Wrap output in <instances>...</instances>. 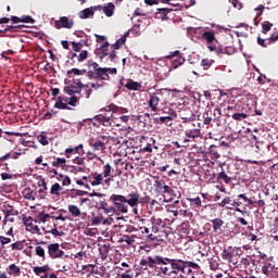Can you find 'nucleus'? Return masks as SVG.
Returning a JSON list of instances; mask_svg holds the SVG:
<instances>
[{
	"mask_svg": "<svg viewBox=\"0 0 278 278\" xmlns=\"http://www.w3.org/2000/svg\"><path fill=\"white\" fill-rule=\"evenodd\" d=\"M137 270L148 273L152 277H175L178 275V263L177 258L160 254L149 255L140 260Z\"/></svg>",
	"mask_w": 278,
	"mask_h": 278,
	"instance_id": "obj_1",
	"label": "nucleus"
},
{
	"mask_svg": "<svg viewBox=\"0 0 278 278\" xmlns=\"http://www.w3.org/2000/svg\"><path fill=\"white\" fill-rule=\"evenodd\" d=\"M112 165L110 163H106L103 166V173H91L88 177L84 176L83 179L85 181H89L91 186L94 188L97 186H104L105 188H110L112 186V181H114V178L112 175Z\"/></svg>",
	"mask_w": 278,
	"mask_h": 278,
	"instance_id": "obj_2",
	"label": "nucleus"
},
{
	"mask_svg": "<svg viewBox=\"0 0 278 278\" xmlns=\"http://www.w3.org/2000/svg\"><path fill=\"white\" fill-rule=\"evenodd\" d=\"M89 68L88 75L93 79H101V81H110V75H118L116 67H101L99 63L89 60L87 62Z\"/></svg>",
	"mask_w": 278,
	"mask_h": 278,
	"instance_id": "obj_3",
	"label": "nucleus"
},
{
	"mask_svg": "<svg viewBox=\"0 0 278 278\" xmlns=\"http://www.w3.org/2000/svg\"><path fill=\"white\" fill-rule=\"evenodd\" d=\"M154 192L160 197H163V201L165 203H170L172 201H175V197H177L173 188L166 185V180L160 179V177H157L154 181Z\"/></svg>",
	"mask_w": 278,
	"mask_h": 278,
	"instance_id": "obj_4",
	"label": "nucleus"
},
{
	"mask_svg": "<svg viewBox=\"0 0 278 278\" xmlns=\"http://www.w3.org/2000/svg\"><path fill=\"white\" fill-rule=\"evenodd\" d=\"M110 201L113 203V207H115L116 212H121V214H127L129 210L127 208V197L122 194H112L110 197Z\"/></svg>",
	"mask_w": 278,
	"mask_h": 278,
	"instance_id": "obj_5",
	"label": "nucleus"
},
{
	"mask_svg": "<svg viewBox=\"0 0 278 278\" xmlns=\"http://www.w3.org/2000/svg\"><path fill=\"white\" fill-rule=\"evenodd\" d=\"M110 140H112V137L101 135L96 138L89 139V147H91V149H93V151L103 152V151H105V147H106L108 142H110Z\"/></svg>",
	"mask_w": 278,
	"mask_h": 278,
	"instance_id": "obj_6",
	"label": "nucleus"
},
{
	"mask_svg": "<svg viewBox=\"0 0 278 278\" xmlns=\"http://www.w3.org/2000/svg\"><path fill=\"white\" fill-rule=\"evenodd\" d=\"M37 244H43L48 249V255L51 260H60L64 257V251L60 249V243H48L47 241H40Z\"/></svg>",
	"mask_w": 278,
	"mask_h": 278,
	"instance_id": "obj_7",
	"label": "nucleus"
},
{
	"mask_svg": "<svg viewBox=\"0 0 278 278\" xmlns=\"http://www.w3.org/2000/svg\"><path fill=\"white\" fill-rule=\"evenodd\" d=\"M177 264H178V275L179 273L190 275L192 270H200L201 266L199 264L191 262V261H186L184 258H177Z\"/></svg>",
	"mask_w": 278,
	"mask_h": 278,
	"instance_id": "obj_8",
	"label": "nucleus"
},
{
	"mask_svg": "<svg viewBox=\"0 0 278 278\" xmlns=\"http://www.w3.org/2000/svg\"><path fill=\"white\" fill-rule=\"evenodd\" d=\"M173 58H176L173 60ZM168 60H173L170 68L176 70L179 68V66L184 65L186 62V59L181 56V52L179 50H176L167 55Z\"/></svg>",
	"mask_w": 278,
	"mask_h": 278,
	"instance_id": "obj_9",
	"label": "nucleus"
},
{
	"mask_svg": "<svg viewBox=\"0 0 278 278\" xmlns=\"http://www.w3.org/2000/svg\"><path fill=\"white\" fill-rule=\"evenodd\" d=\"M75 22L67 16H62L54 22L55 29H73Z\"/></svg>",
	"mask_w": 278,
	"mask_h": 278,
	"instance_id": "obj_10",
	"label": "nucleus"
},
{
	"mask_svg": "<svg viewBox=\"0 0 278 278\" xmlns=\"http://www.w3.org/2000/svg\"><path fill=\"white\" fill-rule=\"evenodd\" d=\"M113 114L114 113H105L104 115L99 114L93 117V121H96V123H100L101 125H103V127H112Z\"/></svg>",
	"mask_w": 278,
	"mask_h": 278,
	"instance_id": "obj_11",
	"label": "nucleus"
},
{
	"mask_svg": "<svg viewBox=\"0 0 278 278\" xmlns=\"http://www.w3.org/2000/svg\"><path fill=\"white\" fill-rule=\"evenodd\" d=\"M126 203L130 207H138V205H140V194L138 193V191H132L128 193L126 198Z\"/></svg>",
	"mask_w": 278,
	"mask_h": 278,
	"instance_id": "obj_12",
	"label": "nucleus"
},
{
	"mask_svg": "<svg viewBox=\"0 0 278 278\" xmlns=\"http://www.w3.org/2000/svg\"><path fill=\"white\" fill-rule=\"evenodd\" d=\"M185 136H186V138H189L190 140L201 138V129L195 128L194 124H190V128L185 130Z\"/></svg>",
	"mask_w": 278,
	"mask_h": 278,
	"instance_id": "obj_13",
	"label": "nucleus"
},
{
	"mask_svg": "<svg viewBox=\"0 0 278 278\" xmlns=\"http://www.w3.org/2000/svg\"><path fill=\"white\" fill-rule=\"evenodd\" d=\"M182 123H192L197 118L194 113L190 109H185L179 113Z\"/></svg>",
	"mask_w": 278,
	"mask_h": 278,
	"instance_id": "obj_14",
	"label": "nucleus"
},
{
	"mask_svg": "<svg viewBox=\"0 0 278 278\" xmlns=\"http://www.w3.org/2000/svg\"><path fill=\"white\" fill-rule=\"evenodd\" d=\"M222 258L224 260V262L232 264L233 266L238 264V258H236V255H233V252H231L230 250L225 249L222 253Z\"/></svg>",
	"mask_w": 278,
	"mask_h": 278,
	"instance_id": "obj_15",
	"label": "nucleus"
},
{
	"mask_svg": "<svg viewBox=\"0 0 278 278\" xmlns=\"http://www.w3.org/2000/svg\"><path fill=\"white\" fill-rule=\"evenodd\" d=\"M100 112H113V114H127L128 110L125 108L110 104L106 109H101Z\"/></svg>",
	"mask_w": 278,
	"mask_h": 278,
	"instance_id": "obj_16",
	"label": "nucleus"
},
{
	"mask_svg": "<svg viewBox=\"0 0 278 278\" xmlns=\"http://www.w3.org/2000/svg\"><path fill=\"white\" fill-rule=\"evenodd\" d=\"M202 38H203V40H206V45H214V42H216V45H218V40L216 39V35H215L214 30L204 31L202 34Z\"/></svg>",
	"mask_w": 278,
	"mask_h": 278,
	"instance_id": "obj_17",
	"label": "nucleus"
},
{
	"mask_svg": "<svg viewBox=\"0 0 278 278\" xmlns=\"http://www.w3.org/2000/svg\"><path fill=\"white\" fill-rule=\"evenodd\" d=\"M217 184H226L229 186L231 184V174H227L225 170H222L217 174Z\"/></svg>",
	"mask_w": 278,
	"mask_h": 278,
	"instance_id": "obj_18",
	"label": "nucleus"
},
{
	"mask_svg": "<svg viewBox=\"0 0 278 278\" xmlns=\"http://www.w3.org/2000/svg\"><path fill=\"white\" fill-rule=\"evenodd\" d=\"M148 105L152 112H157V105H160V97L156 93L150 94Z\"/></svg>",
	"mask_w": 278,
	"mask_h": 278,
	"instance_id": "obj_19",
	"label": "nucleus"
},
{
	"mask_svg": "<svg viewBox=\"0 0 278 278\" xmlns=\"http://www.w3.org/2000/svg\"><path fill=\"white\" fill-rule=\"evenodd\" d=\"M241 101L245 105H257V97L253 93H248L241 98Z\"/></svg>",
	"mask_w": 278,
	"mask_h": 278,
	"instance_id": "obj_20",
	"label": "nucleus"
},
{
	"mask_svg": "<svg viewBox=\"0 0 278 278\" xmlns=\"http://www.w3.org/2000/svg\"><path fill=\"white\" fill-rule=\"evenodd\" d=\"M211 223L214 233H222L223 229H220V227L225 225V220L222 218H214L211 220Z\"/></svg>",
	"mask_w": 278,
	"mask_h": 278,
	"instance_id": "obj_21",
	"label": "nucleus"
},
{
	"mask_svg": "<svg viewBox=\"0 0 278 278\" xmlns=\"http://www.w3.org/2000/svg\"><path fill=\"white\" fill-rule=\"evenodd\" d=\"M79 88H81V81L77 84V86H67L64 87V92L70 97H75V94H79Z\"/></svg>",
	"mask_w": 278,
	"mask_h": 278,
	"instance_id": "obj_22",
	"label": "nucleus"
},
{
	"mask_svg": "<svg viewBox=\"0 0 278 278\" xmlns=\"http://www.w3.org/2000/svg\"><path fill=\"white\" fill-rule=\"evenodd\" d=\"M67 210L70 212V214H72V216H74V218H79V216H86V213H81V210H79V206L75 205V204H70L67 206Z\"/></svg>",
	"mask_w": 278,
	"mask_h": 278,
	"instance_id": "obj_23",
	"label": "nucleus"
},
{
	"mask_svg": "<svg viewBox=\"0 0 278 278\" xmlns=\"http://www.w3.org/2000/svg\"><path fill=\"white\" fill-rule=\"evenodd\" d=\"M79 94L80 97H85V99H90V94H92V89L90 88V85L80 84Z\"/></svg>",
	"mask_w": 278,
	"mask_h": 278,
	"instance_id": "obj_24",
	"label": "nucleus"
},
{
	"mask_svg": "<svg viewBox=\"0 0 278 278\" xmlns=\"http://www.w3.org/2000/svg\"><path fill=\"white\" fill-rule=\"evenodd\" d=\"M122 86H124V88H127V90H140V88H142V85L140 83L134 80H127L126 84L122 83Z\"/></svg>",
	"mask_w": 278,
	"mask_h": 278,
	"instance_id": "obj_25",
	"label": "nucleus"
},
{
	"mask_svg": "<svg viewBox=\"0 0 278 278\" xmlns=\"http://www.w3.org/2000/svg\"><path fill=\"white\" fill-rule=\"evenodd\" d=\"M103 13L105 14V16H114V11L116 10V7L114 5V3L109 2L108 5L102 7Z\"/></svg>",
	"mask_w": 278,
	"mask_h": 278,
	"instance_id": "obj_26",
	"label": "nucleus"
},
{
	"mask_svg": "<svg viewBox=\"0 0 278 278\" xmlns=\"http://www.w3.org/2000/svg\"><path fill=\"white\" fill-rule=\"evenodd\" d=\"M216 61L212 60V59H202L200 62V66H202V68L204 71H210V67L213 66L215 64Z\"/></svg>",
	"mask_w": 278,
	"mask_h": 278,
	"instance_id": "obj_27",
	"label": "nucleus"
},
{
	"mask_svg": "<svg viewBox=\"0 0 278 278\" xmlns=\"http://www.w3.org/2000/svg\"><path fill=\"white\" fill-rule=\"evenodd\" d=\"M208 155L212 157V160H219L220 154L218 153V147L211 146L208 148Z\"/></svg>",
	"mask_w": 278,
	"mask_h": 278,
	"instance_id": "obj_28",
	"label": "nucleus"
},
{
	"mask_svg": "<svg viewBox=\"0 0 278 278\" xmlns=\"http://www.w3.org/2000/svg\"><path fill=\"white\" fill-rule=\"evenodd\" d=\"M90 16H94V11L91 8L84 9L79 12V18H90Z\"/></svg>",
	"mask_w": 278,
	"mask_h": 278,
	"instance_id": "obj_29",
	"label": "nucleus"
},
{
	"mask_svg": "<svg viewBox=\"0 0 278 278\" xmlns=\"http://www.w3.org/2000/svg\"><path fill=\"white\" fill-rule=\"evenodd\" d=\"M119 242H126V244H128V247H131V244L136 243V236L124 235L122 237V239L119 240Z\"/></svg>",
	"mask_w": 278,
	"mask_h": 278,
	"instance_id": "obj_30",
	"label": "nucleus"
},
{
	"mask_svg": "<svg viewBox=\"0 0 278 278\" xmlns=\"http://www.w3.org/2000/svg\"><path fill=\"white\" fill-rule=\"evenodd\" d=\"M175 10L177 9H173V8H163V9H157L156 14H162L163 16V21H166V16H168V14H170V12H175Z\"/></svg>",
	"mask_w": 278,
	"mask_h": 278,
	"instance_id": "obj_31",
	"label": "nucleus"
},
{
	"mask_svg": "<svg viewBox=\"0 0 278 278\" xmlns=\"http://www.w3.org/2000/svg\"><path fill=\"white\" fill-rule=\"evenodd\" d=\"M60 192H62V186L59 182H55L51 186L50 194L53 197H60Z\"/></svg>",
	"mask_w": 278,
	"mask_h": 278,
	"instance_id": "obj_32",
	"label": "nucleus"
},
{
	"mask_svg": "<svg viewBox=\"0 0 278 278\" xmlns=\"http://www.w3.org/2000/svg\"><path fill=\"white\" fill-rule=\"evenodd\" d=\"M79 149H84V144H78L75 148H67L65 150V155L66 157H71V154L73 153L74 155H76L77 153H79Z\"/></svg>",
	"mask_w": 278,
	"mask_h": 278,
	"instance_id": "obj_33",
	"label": "nucleus"
},
{
	"mask_svg": "<svg viewBox=\"0 0 278 278\" xmlns=\"http://www.w3.org/2000/svg\"><path fill=\"white\" fill-rule=\"evenodd\" d=\"M35 253H36L37 257H40L42 260V262H45V260H47V254L45 253V248H42L41 245H37L35 248Z\"/></svg>",
	"mask_w": 278,
	"mask_h": 278,
	"instance_id": "obj_34",
	"label": "nucleus"
},
{
	"mask_svg": "<svg viewBox=\"0 0 278 278\" xmlns=\"http://www.w3.org/2000/svg\"><path fill=\"white\" fill-rule=\"evenodd\" d=\"M275 268V266L270 263H265L262 267V273L263 275H266V277H268V275H270V273H273V269Z\"/></svg>",
	"mask_w": 278,
	"mask_h": 278,
	"instance_id": "obj_35",
	"label": "nucleus"
},
{
	"mask_svg": "<svg viewBox=\"0 0 278 278\" xmlns=\"http://www.w3.org/2000/svg\"><path fill=\"white\" fill-rule=\"evenodd\" d=\"M38 187L40 188L38 190L39 194H45V192H47L48 188H47V180H45V178H41L38 180Z\"/></svg>",
	"mask_w": 278,
	"mask_h": 278,
	"instance_id": "obj_36",
	"label": "nucleus"
},
{
	"mask_svg": "<svg viewBox=\"0 0 278 278\" xmlns=\"http://www.w3.org/2000/svg\"><path fill=\"white\" fill-rule=\"evenodd\" d=\"M56 179L58 181H62V186H71V177L66 175H58Z\"/></svg>",
	"mask_w": 278,
	"mask_h": 278,
	"instance_id": "obj_37",
	"label": "nucleus"
},
{
	"mask_svg": "<svg viewBox=\"0 0 278 278\" xmlns=\"http://www.w3.org/2000/svg\"><path fill=\"white\" fill-rule=\"evenodd\" d=\"M12 251H23L25 249V241H16L11 244Z\"/></svg>",
	"mask_w": 278,
	"mask_h": 278,
	"instance_id": "obj_38",
	"label": "nucleus"
},
{
	"mask_svg": "<svg viewBox=\"0 0 278 278\" xmlns=\"http://www.w3.org/2000/svg\"><path fill=\"white\" fill-rule=\"evenodd\" d=\"M54 168H60L66 166V159L58 157L56 161L52 162Z\"/></svg>",
	"mask_w": 278,
	"mask_h": 278,
	"instance_id": "obj_39",
	"label": "nucleus"
},
{
	"mask_svg": "<svg viewBox=\"0 0 278 278\" xmlns=\"http://www.w3.org/2000/svg\"><path fill=\"white\" fill-rule=\"evenodd\" d=\"M68 58H70L68 63L71 64V66H75V64H77V58H79V54H77V52L71 51L68 53Z\"/></svg>",
	"mask_w": 278,
	"mask_h": 278,
	"instance_id": "obj_40",
	"label": "nucleus"
},
{
	"mask_svg": "<svg viewBox=\"0 0 278 278\" xmlns=\"http://www.w3.org/2000/svg\"><path fill=\"white\" fill-rule=\"evenodd\" d=\"M188 201H189V203H191V205H194L195 207H203L201 198H199V197L188 198Z\"/></svg>",
	"mask_w": 278,
	"mask_h": 278,
	"instance_id": "obj_41",
	"label": "nucleus"
},
{
	"mask_svg": "<svg viewBox=\"0 0 278 278\" xmlns=\"http://www.w3.org/2000/svg\"><path fill=\"white\" fill-rule=\"evenodd\" d=\"M72 75H86V70L72 68L67 71V77H72Z\"/></svg>",
	"mask_w": 278,
	"mask_h": 278,
	"instance_id": "obj_42",
	"label": "nucleus"
},
{
	"mask_svg": "<svg viewBox=\"0 0 278 278\" xmlns=\"http://www.w3.org/2000/svg\"><path fill=\"white\" fill-rule=\"evenodd\" d=\"M47 218H51V215H49L45 212H41V213L38 214L36 223H38V222L39 223H47Z\"/></svg>",
	"mask_w": 278,
	"mask_h": 278,
	"instance_id": "obj_43",
	"label": "nucleus"
},
{
	"mask_svg": "<svg viewBox=\"0 0 278 278\" xmlns=\"http://www.w3.org/2000/svg\"><path fill=\"white\" fill-rule=\"evenodd\" d=\"M54 108L56 110H71V106L66 102H62L61 100H58V102L54 104Z\"/></svg>",
	"mask_w": 278,
	"mask_h": 278,
	"instance_id": "obj_44",
	"label": "nucleus"
},
{
	"mask_svg": "<svg viewBox=\"0 0 278 278\" xmlns=\"http://www.w3.org/2000/svg\"><path fill=\"white\" fill-rule=\"evenodd\" d=\"M37 139L39 140L40 144H42V147H47V144H49V138L45 135V132H41Z\"/></svg>",
	"mask_w": 278,
	"mask_h": 278,
	"instance_id": "obj_45",
	"label": "nucleus"
},
{
	"mask_svg": "<svg viewBox=\"0 0 278 278\" xmlns=\"http://www.w3.org/2000/svg\"><path fill=\"white\" fill-rule=\"evenodd\" d=\"M227 205H230L231 207H233V200H231V198L226 197L220 203H219V207H227Z\"/></svg>",
	"mask_w": 278,
	"mask_h": 278,
	"instance_id": "obj_46",
	"label": "nucleus"
},
{
	"mask_svg": "<svg viewBox=\"0 0 278 278\" xmlns=\"http://www.w3.org/2000/svg\"><path fill=\"white\" fill-rule=\"evenodd\" d=\"M85 60H88V50H83L78 56H77V63L85 62Z\"/></svg>",
	"mask_w": 278,
	"mask_h": 278,
	"instance_id": "obj_47",
	"label": "nucleus"
},
{
	"mask_svg": "<svg viewBox=\"0 0 278 278\" xmlns=\"http://www.w3.org/2000/svg\"><path fill=\"white\" fill-rule=\"evenodd\" d=\"M11 275H16L17 277L21 275V267L16 266V264H11L9 266Z\"/></svg>",
	"mask_w": 278,
	"mask_h": 278,
	"instance_id": "obj_48",
	"label": "nucleus"
},
{
	"mask_svg": "<svg viewBox=\"0 0 278 278\" xmlns=\"http://www.w3.org/2000/svg\"><path fill=\"white\" fill-rule=\"evenodd\" d=\"M262 33L263 34H268V31H270V29H273V23H270V22H264L263 24H262Z\"/></svg>",
	"mask_w": 278,
	"mask_h": 278,
	"instance_id": "obj_49",
	"label": "nucleus"
},
{
	"mask_svg": "<svg viewBox=\"0 0 278 278\" xmlns=\"http://www.w3.org/2000/svg\"><path fill=\"white\" fill-rule=\"evenodd\" d=\"M238 199H241L242 201V203H247V205H253V200L252 199H249L248 197H247V194H244V193H241V194H239L238 195Z\"/></svg>",
	"mask_w": 278,
	"mask_h": 278,
	"instance_id": "obj_50",
	"label": "nucleus"
},
{
	"mask_svg": "<svg viewBox=\"0 0 278 278\" xmlns=\"http://www.w3.org/2000/svg\"><path fill=\"white\" fill-rule=\"evenodd\" d=\"M170 122H172V119H170V117L167 115V116H161L160 118H159V123H160V125H167V127H170Z\"/></svg>",
	"mask_w": 278,
	"mask_h": 278,
	"instance_id": "obj_51",
	"label": "nucleus"
},
{
	"mask_svg": "<svg viewBox=\"0 0 278 278\" xmlns=\"http://www.w3.org/2000/svg\"><path fill=\"white\" fill-rule=\"evenodd\" d=\"M72 47H73V51L75 53H79L81 51V49L84 48V45L81 42L72 41Z\"/></svg>",
	"mask_w": 278,
	"mask_h": 278,
	"instance_id": "obj_52",
	"label": "nucleus"
},
{
	"mask_svg": "<svg viewBox=\"0 0 278 278\" xmlns=\"http://www.w3.org/2000/svg\"><path fill=\"white\" fill-rule=\"evenodd\" d=\"M249 115H247L245 113H235L232 114V118L233 121H244V118H248Z\"/></svg>",
	"mask_w": 278,
	"mask_h": 278,
	"instance_id": "obj_53",
	"label": "nucleus"
},
{
	"mask_svg": "<svg viewBox=\"0 0 278 278\" xmlns=\"http://www.w3.org/2000/svg\"><path fill=\"white\" fill-rule=\"evenodd\" d=\"M278 40V31H275L270 35L269 38H267V45H274V42H277Z\"/></svg>",
	"mask_w": 278,
	"mask_h": 278,
	"instance_id": "obj_54",
	"label": "nucleus"
},
{
	"mask_svg": "<svg viewBox=\"0 0 278 278\" xmlns=\"http://www.w3.org/2000/svg\"><path fill=\"white\" fill-rule=\"evenodd\" d=\"M92 225L97 226V225H101V223H103V215H98V216H94L92 217V220H91Z\"/></svg>",
	"mask_w": 278,
	"mask_h": 278,
	"instance_id": "obj_55",
	"label": "nucleus"
},
{
	"mask_svg": "<svg viewBox=\"0 0 278 278\" xmlns=\"http://www.w3.org/2000/svg\"><path fill=\"white\" fill-rule=\"evenodd\" d=\"M23 220H24L25 227H27L28 229L34 227V218H31V217H24Z\"/></svg>",
	"mask_w": 278,
	"mask_h": 278,
	"instance_id": "obj_56",
	"label": "nucleus"
},
{
	"mask_svg": "<svg viewBox=\"0 0 278 278\" xmlns=\"http://www.w3.org/2000/svg\"><path fill=\"white\" fill-rule=\"evenodd\" d=\"M77 103H79L77 97L72 96L71 98H68L67 105H72V108H77Z\"/></svg>",
	"mask_w": 278,
	"mask_h": 278,
	"instance_id": "obj_57",
	"label": "nucleus"
},
{
	"mask_svg": "<svg viewBox=\"0 0 278 278\" xmlns=\"http://www.w3.org/2000/svg\"><path fill=\"white\" fill-rule=\"evenodd\" d=\"M211 270H218V261L216 258L208 260Z\"/></svg>",
	"mask_w": 278,
	"mask_h": 278,
	"instance_id": "obj_58",
	"label": "nucleus"
},
{
	"mask_svg": "<svg viewBox=\"0 0 278 278\" xmlns=\"http://www.w3.org/2000/svg\"><path fill=\"white\" fill-rule=\"evenodd\" d=\"M257 45L266 49V47H269L270 43H268V39H262V37H257Z\"/></svg>",
	"mask_w": 278,
	"mask_h": 278,
	"instance_id": "obj_59",
	"label": "nucleus"
},
{
	"mask_svg": "<svg viewBox=\"0 0 278 278\" xmlns=\"http://www.w3.org/2000/svg\"><path fill=\"white\" fill-rule=\"evenodd\" d=\"M21 23H36V21H34V18L29 15H23L22 17H20Z\"/></svg>",
	"mask_w": 278,
	"mask_h": 278,
	"instance_id": "obj_60",
	"label": "nucleus"
},
{
	"mask_svg": "<svg viewBox=\"0 0 278 278\" xmlns=\"http://www.w3.org/2000/svg\"><path fill=\"white\" fill-rule=\"evenodd\" d=\"M241 172H237L235 175L231 174V181H238V184H240V181H244V179L240 176Z\"/></svg>",
	"mask_w": 278,
	"mask_h": 278,
	"instance_id": "obj_61",
	"label": "nucleus"
},
{
	"mask_svg": "<svg viewBox=\"0 0 278 278\" xmlns=\"http://www.w3.org/2000/svg\"><path fill=\"white\" fill-rule=\"evenodd\" d=\"M12 242V239L8 237L0 236V243L2 247H5V244H10Z\"/></svg>",
	"mask_w": 278,
	"mask_h": 278,
	"instance_id": "obj_62",
	"label": "nucleus"
},
{
	"mask_svg": "<svg viewBox=\"0 0 278 278\" xmlns=\"http://www.w3.org/2000/svg\"><path fill=\"white\" fill-rule=\"evenodd\" d=\"M18 29H21V25H11V26H7L4 31H18Z\"/></svg>",
	"mask_w": 278,
	"mask_h": 278,
	"instance_id": "obj_63",
	"label": "nucleus"
},
{
	"mask_svg": "<svg viewBox=\"0 0 278 278\" xmlns=\"http://www.w3.org/2000/svg\"><path fill=\"white\" fill-rule=\"evenodd\" d=\"M170 121H175L177 118V112H175V110L173 109H168V115H167Z\"/></svg>",
	"mask_w": 278,
	"mask_h": 278,
	"instance_id": "obj_64",
	"label": "nucleus"
}]
</instances>
